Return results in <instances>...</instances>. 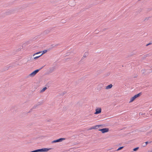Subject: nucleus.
<instances>
[{
  "label": "nucleus",
  "instance_id": "nucleus-1",
  "mask_svg": "<svg viewBox=\"0 0 152 152\" xmlns=\"http://www.w3.org/2000/svg\"><path fill=\"white\" fill-rule=\"evenodd\" d=\"M141 95V93H140L137 94L135 95L134 96L131 97L129 102V103H131L133 102L135 99L137 98L140 96Z\"/></svg>",
  "mask_w": 152,
  "mask_h": 152
},
{
  "label": "nucleus",
  "instance_id": "nucleus-2",
  "mask_svg": "<svg viewBox=\"0 0 152 152\" xmlns=\"http://www.w3.org/2000/svg\"><path fill=\"white\" fill-rule=\"evenodd\" d=\"M51 148H42L41 149H39L37 150H35L36 152H47L49 150L51 149Z\"/></svg>",
  "mask_w": 152,
  "mask_h": 152
},
{
  "label": "nucleus",
  "instance_id": "nucleus-3",
  "mask_svg": "<svg viewBox=\"0 0 152 152\" xmlns=\"http://www.w3.org/2000/svg\"><path fill=\"white\" fill-rule=\"evenodd\" d=\"M102 112V109L100 107L96 108L95 109V112L94 113L95 114H97L100 113Z\"/></svg>",
  "mask_w": 152,
  "mask_h": 152
},
{
  "label": "nucleus",
  "instance_id": "nucleus-4",
  "mask_svg": "<svg viewBox=\"0 0 152 152\" xmlns=\"http://www.w3.org/2000/svg\"><path fill=\"white\" fill-rule=\"evenodd\" d=\"M39 70L37 69L36 70L32 72L29 75V76L31 77H33L36 74L39 72Z\"/></svg>",
  "mask_w": 152,
  "mask_h": 152
},
{
  "label": "nucleus",
  "instance_id": "nucleus-5",
  "mask_svg": "<svg viewBox=\"0 0 152 152\" xmlns=\"http://www.w3.org/2000/svg\"><path fill=\"white\" fill-rule=\"evenodd\" d=\"M109 129L107 128H104L99 130V131H101L102 133L108 132L109 131Z\"/></svg>",
  "mask_w": 152,
  "mask_h": 152
},
{
  "label": "nucleus",
  "instance_id": "nucleus-6",
  "mask_svg": "<svg viewBox=\"0 0 152 152\" xmlns=\"http://www.w3.org/2000/svg\"><path fill=\"white\" fill-rule=\"evenodd\" d=\"M65 140V139L64 138H60L58 139L53 140V141L52 142V143H55V142H61L63 140Z\"/></svg>",
  "mask_w": 152,
  "mask_h": 152
},
{
  "label": "nucleus",
  "instance_id": "nucleus-7",
  "mask_svg": "<svg viewBox=\"0 0 152 152\" xmlns=\"http://www.w3.org/2000/svg\"><path fill=\"white\" fill-rule=\"evenodd\" d=\"M102 126V125H97L95 126L91 127L90 129H97L99 127Z\"/></svg>",
  "mask_w": 152,
  "mask_h": 152
},
{
  "label": "nucleus",
  "instance_id": "nucleus-8",
  "mask_svg": "<svg viewBox=\"0 0 152 152\" xmlns=\"http://www.w3.org/2000/svg\"><path fill=\"white\" fill-rule=\"evenodd\" d=\"M88 53L87 52L85 53L83 55V56L82 57V58L83 59H84L88 55Z\"/></svg>",
  "mask_w": 152,
  "mask_h": 152
},
{
  "label": "nucleus",
  "instance_id": "nucleus-9",
  "mask_svg": "<svg viewBox=\"0 0 152 152\" xmlns=\"http://www.w3.org/2000/svg\"><path fill=\"white\" fill-rule=\"evenodd\" d=\"M113 86V85L112 84H110L107 86L106 87V89H109L111 88Z\"/></svg>",
  "mask_w": 152,
  "mask_h": 152
},
{
  "label": "nucleus",
  "instance_id": "nucleus-10",
  "mask_svg": "<svg viewBox=\"0 0 152 152\" xmlns=\"http://www.w3.org/2000/svg\"><path fill=\"white\" fill-rule=\"evenodd\" d=\"M47 50H45L43 51H41V53H42V54L41 55V56H42V55H43V54L46 53L47 52Z\"/></svg>",
  "mask_w": 152,
  "mask_h": 152
},
{
  "label": "nucleus",
  "instance_id": "nucleus-11",
  "mask_svg": "<svg viewBox=\"0 0 152 152\" xmlns=\"http://www.w3.org/2000/svg\"><path fill=\"white\" fill-rule=\"evenodd\" d=\"M124 148V147H121L119 148L117 150V151H118Z\"/></svg>",
  "mask_w": 152,
  "mask_h": 152
},
{
  "label": "nucleus",
  "instance_id": "nucleus-12",
  "mask_svg": "<svg viewBox=\"0 0 152 152\" xmlns=\"http://www.w3.org/2000/svg\"><path fill=\"white\" fill-rule=\"evenodd\" d=\"M46 89H47L46 87H44L43 89H42L41 90V92H44L45 90H46Z\"/></svg>",
  "mask_w": 152,
  "mask_h": 152
},
{
  "label": "nucleus",
  "instance_id": "nucleus-13",
  "mask_svg": "<svg viewBox=\"0 0 152 152\" xmlns=\"http://www.w3.org/2000/svg\"><path fill=\"white\" fill-rule=\"evenodd\" d=\"M41 56L40 55L39 56H36L34 57V59H36L38 58L39 57H40V56Z\"/></svg>",
  "mask_w": 152,
  "mask_h": 152
},
{
  "label": "nucleus",
  "instance_id": "nucleus-14",
  "mask_svg": "<svg viewBox=\"0 0 152 152\" xmlns=\"http://www.w3.org/2000/svg\"><path fill=\"white\" fill-rule=\"evenodd\" d=\"M139 147H137L134 148L133 150L134 151H135L138 150L139 149Z\"/></svg>",
  "mask_w": 152,
  "mask_h": 152
},
{
  "label": "nucleus",
  "instance_id": "nucleus-15",
  "mask_svg": "<svg viewBox=\"0 0 152 152\" xmlns=\"http://www.w3.org/2000/svg\"><path fill=\"white\" fill-rule=\"evenodd\" d=\"M41 53V51H39V52H37V53H35L33 55V56H34L35 55H36V54H39V53Z\"/></svg>",
  "mask_w": 152,
  "mask_h": 152
},
{
  "label": "nucleus",
  "instance_id": "nucleus-16",
  "mask_svg": "<svg viewBox=\"0 0 152 152\" xmlns=\"http://www.w3.org/2000/svg\"><path fill=\"white\" fill-rule=\"evenodd\" d=\"M148 143V142H145V143H143V144H144V145H143V146H146Z\"/></svg>",
  "mask_w": 152,
  "mask_h": 152
},
{
  "label": "nucleus",
  "instance_id": "nucleus-17",
  "mask_svg": "<svg viewBox=\"0 0 152 152\" xmlns=\"http://www.w3.org/2000/svg\"><path fill=\"white\" fill-rule=\"evenodd\" d=\"M151 44V43H149V44H147L146 45V46H147L148 45H150Z\"/></svg>",
  "mask_w": 152,
  "mask_h": 152
}]
</instances>
